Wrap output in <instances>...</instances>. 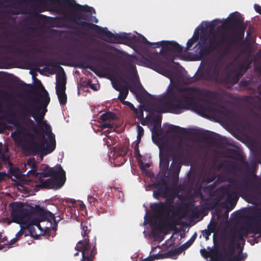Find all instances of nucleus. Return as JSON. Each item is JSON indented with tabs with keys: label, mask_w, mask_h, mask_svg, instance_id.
Wrapping results in <instances>:
<instances>
[{
	"label": "nucleus",
	"mask_w": 261,
	"mask_h": 261,
	"mask_svg": "<svg viewBox=\"0 0 261 261\" xmlns=\"http://www.w3.org/2000/svg\"><path fill=\"white\" fill-rule=\"evenodd\" d=\"M215 27V24L213 22V21H211L210 22H207L205 24V28L209 30L210 31H212L214 30Z\"/></svg>",
	"instance_id": "nucleus-63"
},
{
	"label": "nucleus",
	"mask_w": 261,
	"mask_h": 261,
	"mask_svg": "<svg viewBox=\"0 0 261 261\" xmlns=\"http://www.w3.org/2000/svg\"><path fill=\"white\" fill-rule=\"evenodd\" d=\"M218 169H220L223 167L226 170H229L230 169H235L236 168V165L234 163H233L229 161L225 160L223 161H221L218 166Z\"/></svg>",
	"instance_id": "nucleus-38"
},
{
	"label": "nucleus",
	"mask_w": 261,
	"mask_h": 261,
	"mask_svg": "<svg viewBox=\"0 0 261 261\" xmlns=\"http://www.w3.org/2000/svg\"><path fill=\"white\" fill-rule=\"evenodd\" d=\"M41 129L46 135L49 139V141L46 142V147H44V146L42 149V155H46L52 152L55 149V136L51 132V128L50 125L48 129H46V128H41Z\"/></svg>",
	"instance_id": "nucleus-19"
},
{
	"label": "nucleus",
	"mask_w": 261,
	"mask_h": 261,
	"mask_svg": "<svg viewBox=\"0 0 261 261\" xmlns=\"http://www.w3.org/2000/svg\"><path fill=\"white\" fill-rule=\"evenodd\" d=\"M60 104L61 106H65L67 103V95L66 90L56 91Z\"/></svg>",
	"instance_id": "nucleus-39"
},
{
	"label": "nucleus",
	"mask_w": 261,
	"mask_h": 261,
	"mask_svg": "<svg viewBox=\"0 0 261 261\" xmlns=\"http://www.w3.org/2000/svg\"><path fill=\"white\" fill-rule=\"evenodd\" d=\"M172 203L173 199L168 203L164 202L154 203L151 205L150 207L152 212L157 215L168 216L174 207Z\"/></svg>",
	"instance_id": "nucleus-18"
},
{
	"label": "nucleus",
	"mask_w": 261,
	"mask_h": 261,
	"mask_svg": "<svg viewBox=\"0 0 261 261\" xmlns=\"http://www.w3.org/2000/svg\"><path fill=\"white\" fill-rule=\"evenodd\" d=\"M132 85L129 84L123 89L119 91V93L118 96V99L121 102L125 101V98L128 94V91L130 90L131 92L136 93L140 92L142 90L143 87L139 80L138 77L137 79H132Z\"/></svg>",
	"instance_id": "nucleus-15"
},
{
	"label": "nucleus",
	"mask_w": 261,
	"mask_h": 261,
	"mask_svg": "<svg viewBox=\"0 0 261 261\" xmlns=\"http://www.w3.org/2000/svg\"><path fill=\"white\" fill-rule=\"evenodd\" d=\"M25 222H28L30 224V225H32L34 226H36L37 225H39V223L41 222L39 219L37 218H31V215L30 216V218L27 219Z\"/></svg>",
	"instance_id": "nucleus-50"
},
{
	"label": "nucleus",
	"mask_w": 261,
	"mask_h": 261,
	"mask_svg": "<svg viewBox=\"0 0 261 261\" xmlns=\"http://www.w3.org/2000/svg\"><path fill=\"white\" fill-rule=\"evenodd\" d=\"M197 237V234L196 233H195L190 239L189 240H188L186 243H184L183 245L185 247V248H186L187 249L189 248L194 243L195 241L196 238Z\"/></svg>",
	"instance_id": "nucleus-52"
},
{
	"label": "nucleus",
	"mask_w": 261,
	"mask_h": 261,
	"mask_svg": "<svg viewBox=\"0 0 261 261\" xmlns=\"http://www.w3.org/2000/svg\"><path fill=\"white\" fill-rule=\"evenodd\" d=\"M41 5L38 6L39 12L50 10L55 7L65 8H74L77 11L70 12L72 23L79 26L80 29L86 32V30H91L100 34L103 28L90 22L93 14L95 11L92 7L87 5H81L76 4L75 0H35ZM86 34V33H85Z\"/></svg>",
	"instance_id": "nucleus-2"
},
{
	"label": "nucleus",
	"mask_w": 261,
	"mask_h": 261,
	"mask_svg": "<svg viewBox=\"0 0 261 261\" xmlns=\"http://www.w3.org/2000/svg\"><path fill=\"white\" fill-rule=\"evenodd\" d=\"M161 123L162 120L161 116L156 117L154 119L152 129V138L153 140L154 139V135H156L157 137H158L163 131L162 129L161 128Z\"/></svg>",
	"instance_id": "nucleus-30"
},
{
	"label": "nucleus",
	"mask_w": 261,
	"mask_h": 261,
	"mask_svg": "<svg viewBox=\"0 0 261 261\" xmlns=\"http://www.w3.org/2000/svg\"><path fill=\"white\" fill-rule=\"evenodd\" d=\"M198 39H199L198 35H197L196 36H193L191 38L189 39L187 43L186 50H191V48L192 47L193 45L195 43L197 42L198 41Z\"/></svg>",
	"instance_id": "nucleus-46"
},
{
	"label": "nucleus",
	"mask_w": 261,
	"mask_h": 261,
	"mask_svg": "<svg viewBox=\"0 0 261 261\" xmlns=\"http://www.w3.org/2000/svg\"><path fill=\"white\" fill-rule=\"evenodd\" d=\"M137 142H140L141 140V137L144 135V129L140 125H138L137 126Z\"/></svg>",
	"instance_id": "nucleus-53"
},
{
	"label": "nucleus",
	"mask_w": 261,
	"mask_h": 261,
	"mask_svg": "<svg viewBox=\"0 0 261 261\" xmlns=\"http://www.w3.org/2000/svg\"><path fill=\"white\" fill-rule=\"evenodd\" d=\"M22 85L27 86L30 88L29 92L34 96V97L39 96V95H46V92H48L43 86L41 81L36 79L34 85L31 84L27 85L22 82Z\"/></svg>",
	"instance_id": "nucleus-24"
},
{
	"label": "nucleus",
	"mask_w": 261,
	"mask_h": 261,
	"mask_svg": "<svg viewBox=\"0 0 261 261\" xmlns=\"http://www.w3.org/2000/svg\"><path fill=\"white\" fill-rule=\"evenodd\" d=\"M31 15L32 17L45 22L50 27L74 29L75 31L72 33L75 36H86L85 31L81 30L77 27H75L71 24L72 23L70 13L69 14H65L63 16L54 17L40 14L36 11H33L31 12Z\"/></svg>",
	"instance_id": "nucleus-5"
},
{
	"label": "nucleus",
	"mask_w": 261,
	"mask_h": 261,
	"mask_svg": "<svg viewBox=\"0 0 261 261\" xmlns=\"http://www.w3.org/2000/svg\"><path fill=\"white\" fill-rule=\"evenodd\" d=\"M151 187L155 189L153 191V196L156 199L160 198H167L170 194V188L164 178L155 180Z\"/></svg>",
	"instance_id": "nucleus-12"
},
{
	"label": "nucleus",
	"mask_w": 261,
	"mask_h": 261,
	"mask_svg": "<svg viewBox=\"0 0 261 261\" xmlns=\"http://www.w3.org/2000/svg\"><path fill=\"white\" fill-rule=\"evenodd\" d=\"M4 119L10 124H12L16 127L14 132L11 133V137L15 144L18 145L22 144V136L28 131L26 127L22 126L20 122L16 118V115L13 112L8 113V115L4 117Z\"/></svg>",
	"instance_id": "nucleus-9"
},
{
	"label": "nucleus",
	"mask_w": 261,
	"mask_h": 261,
	"mask_svg": "<svg viewBox=\"0 0 261 261\" xmlns=\"http://www.w3.org/2000/svg\"><path fill=\"white\" fill-rule=\"evenodd\" d=\"M166 133L167 134H180L182 135L188 134L187 130L186 128L172 124L168 126Z\"/></svg>",
	"instance_id": "nucleus-32"
},
{
	"label": "nucleus",
	"mask_w": 261,
	"mask_h": 261,
	"mask_svg": "<svg viewBox=\"0 0 261 261\" xmlns=\"http://www.w3.org/2000/svg\"><path fill=\"white\" fill-rule=\"evenodd\" d=\"M118 127V126L116 125H114L113 123L110 122H106L103 123L101 124V128L102 129H105L106 128H109L110 129H113L114 130H115V129Z\"/></svg>",
	"instance_id": "nucleus-55"
},
{
	"label": "nucleus",
	"mask_w": 261,
	"mask_h": 261,
	"mask_svg": "<svg viewBox=\"0 0 261 261\" xmlns=\"http://www.w3.org/2000/svg\"><path fill=\"white\" fill-rule=\"evenodd\" d=\"M215 34H216V32L213 34V37L215 38V40L217 41V44L215 45H213L214 41L212 39H211L208 43H207V37L203 36H201L200 37L199 41L197 44V46L198 55L200 58L206 57L219 46L221 48V45L218 43V39H217L216 36L214 35ZM222 48L224 49V47H222Z\"/></svg>",
	"instance_id": "nucleus-10"
},
{
	"label": "nucleus",
	"mask_w": 261,
	"mask_h": 261,
	"mask_svg": "<svg viewBox=\"0 0 261 261\" xmlns=\"http://www.w3.org/2000/svg\"><path fill=\"white\" fill-rule=\"evenodd\" d=\"M156 46L152 47L155 48L162 47V48L166 51H172L175 53L180 54L182 52V48L177 42L170 41H162L155 43Z\"/></svg>",
	"instance_id": "nucleus-22"
},
{
	"label": "nucleus",
	"mask_w": 261,
	"mask_h": 261,
	"mask_svg": "<svg viewBox=\"0 0 261 261\" xmlns=\"http://www.w3.org/2000/svg\"><path fill=\"white\" fill-rule=\"evenodd\" d=\"M43 63L42 65H46L52 67H58L61 70V73L57 74L56 77V91L66 90V76L63 68L59 66L58 63L56 62L53 61L50 59L43 60Z\"/></svg>",
	"instance_id": "nucleus-11"
},
{
	"label": "nucleus",
	"mask_w": 261,
	"mask_h": 261,
	"mask_svg": "<svg viewBox=\"0 0 261 261\" xmlns=\"http://www.w3.org/2000/svg\"><path fill=\"white\" fill-rule=\"evenodd\" d=\"M160 256V259L165 258H171L173 259H176L177 258L176 256L177 255L176 252L174 249H171L167 252L164 253H158V255Z\"/></svg>",
	"instance_id": "nucleus-41"
},
{
	"label": "nucleus",
	"mask_w": 261,
	"mask_h": 261,
	"mask_svg": "<svg viewBox=\"0 0 261 261\" xmlns=\"http://www.w3.org/2000/svg\"><path fill=\"white\" fill-rule=\"evenodd\" d=\"M27 165L31 168V170L28 172V174H32L36 177L39 176L40 173L37 172V164L34 158H29L27 160Z\"/></svg>",
	"instance_id": "nucleus-33"
},
{
	"label": "nucleus",
	"mask_w": 261,
	"mask_h": 261,
	"mask_svg": "<svg viewBox=\"0 0 261 261\" xmlns=\"http://www.w3.org/2000/svg\"><path fill=\"white\" fill-rule=\"evenodd\" d=\"M78 67L83 69H89L94 72H96V69L93 66L85 62H80L78 65Z\"/></svg>",
	"instance_id": "nucleus-49"
},
{
	"label": "nucleus",
	"mask_w": 261,
	"mask_h": 261,
	"mask_svg": "<svg viewBox=\"0 0 261 261\" xmlns=\"http://www.w3.org/2000/svg\"><path fill=\"white\" fill-rule=\"evenodd\" d=\"M240 241L236 236L230 232L227 239V245L224 243L222 246L223 252H227L230 255H233L236 248H239L240 247V244L238 242Z\"/></svg>",
	"instance_id": "nucleus-20"
},
{
	"label": "nucleus",
	"mask_w": 261,
	"mask_h": 261,
	"mask_svg": "<svg viewBox=\"0 0 261 261\" xmlns=\"http://www.w3.org/2000/svg\"><path fill=\"white\" fill-rule=\"evenodd\" d=\"M20 114L21 119L24 121L23 124L24 125L28 127L34 126V122L30 118L32 115L24 116V114L20 111Z\"/></svg>",
	"instance_id": "nucleus-43"
},
{
	"label": "nucleus",
	"mask_w": 261,
	"mask_h": 261,
	"mask_svg": "<svg viewBox=\"0 0 261 261\" xmlns=\"http://www.w3.org/2000/svg\"><path fill=\"white\" fill-rule=\"evenodd\" d=\"M243 73L241 72V70H240L237 74L231 77L230 79V82L231 84L234 85L238 83L240 77L243 75Z\"/></svg>",
	"instance_id": "nucleus-51"
},
{
	"label": "nucleus",
	"mask_w": 261,
	"mask_h": 261,
	"mask_svg": "<svg viewBox=\"0 0 261 261\" xmlns=\"http://www.w3.org/2000/svg\"><path fill=\"white\" fill-rule=\"evenodd\" d=\"M39 175H42L44 177L51 176L52 178H62L63 180L66 181V173L61 165H57L54 168L46 166L43 169V172L40 173Z\"/></svg>",
	"instance_id": "nucleus-16"
},
{
	"label": "nucleus",
	"mask_w": 261,
	"mask_h": 261,
	"mask_svg": "<svg viewBox=\"0 0 261 261\" xmlns=\"http://www.w3.org/2000/svg\"><path fill=\"white\" fill-rule=\"evenodd\" d=\"M88 201L91 205H95L100 203V200H98L93 196H90L88 197Z\"/></svg>",
	"instance_id": "nucleus-57"
},
{
	"label": "nucleus",
	"mask_w": 261,
	"mask_h": 261,
	"mask_svg": "<svg viewBox=\"0 0 261 261\" xmlns=\"http://www.w3.org/2000/svg\"><path fill=\"white\" fill-rule=\"evenodd\" d=\"M193 93L201 98L193 96L182 95L180 97L177 92L171 87L168 89L166 95L156 99L154 110L158 113L169 112L179 114L185 110L192 109L199 113H206L211 109L203 103H208L210 101L203 98H212L214 93L205 89L195 88Z\"/></svg>",
	"instance_id": "nucleus-1"
},
{
	"label": "nucleus",
	"mask_w": 261,
	"mask_h": 261,
	"mask_svg": "<svg viewBox=\"0 0 261 261\" xmlns=\"http://www.w3.org/2000/svg\"><path fill=\"white\" fill-rule=\"evenodd\" d=\"M200 251L201 255L204 258H207L210 256L211 252L207 251L205 249H202Z\"/></svg>",
	"instance_id": "nucleus-64"
},
{
	"label": "nucleus",
	"mask_w": 261,
	"mask_h": 261,
	"mask_svg": "<svg viewBox=\"0 0 261 261\" xmlns=\"http://www.w3.org/2000/svg\"><path fill=\"white\" fill-rule=\"evenodd\" d=\"M122 66L124 68H129L134 69L135 68V66L133 64V63L127 61H124L123 62Z\"/></svg>",
	"instance_id": "nucleus-61"
},
{
	"label": "nucleus",
	"mask_w": 261,
	"mask_h": 261,
	"mask_svg": "<svg viewBox=\"0 0 261 261\" xmlns=\"http://www.w3.org/2000/svg\"><path fill=\"white\" fill-rule=\"evenodd\" d=\"M129 84L125 80L121 79V82H113V87L116 90L119 91Z\"/></svg>",
	"instance_id": "nucleus-42"
},
{
	"label": "nucleus",
	"mask_w": 261,
	"mask_h": 261,
	"mask_svg": "<svg viewBox=\"0 0 261 261\" xmlns=\"http://www.w3.org/2000/svg\"><path fill=\"white\" fill-rule=\"evenodd\" d=\"M100 35L105 36L109 39V40H105L106 41L113 43H123L127 44L130 43L135 38V36H131L130 35L124 33L122 34H114L111 31L107 30V28H103V31L101 32ZM105 40V39H103Z\"/></svg>",
	"instance_id": "nucleus-13"
},
{
	"label": "nucleus",
	"mask_w": 261,
	"mask_h": 261,
	"mask_svg": "<svg viewBox=\"0 0 261 261\" xmlns=\"http://www.w3.org/2000/svg\"><path fill=\"white\" fill-rule=\"evenodd\" d=\"M246 28L241 14L236 12L230 15L228 20L217 28L214 35L219 44L224 47V51L228 53L243 39Z\"/></svg>",
	"instance_id": "nucleus-3"
},
{
	"label": "nucleus",
	"mask_w": 261,
	"mask_h": 261,
	"mask_svg": "<svg viewBox=\"0 0 261 261\" xmlns=\"http://www.w3.org/2000/svg\"><path fill=\"white\" fill-rule=\"evenodd\" d=\"M31 102L25 104L21 103L19 107L21 108V112L24 116L32 115V117L37 122L38 127L41 128H49V124L43 120L47 107L50 102V97L48 92L46 95L31 97Z\"/></svg>",
	"instance_id": "nucleus-4"
},
{
	"label": "nucleus",
	"mask_w": 261,
	"mask_h": 261,
	"mask_svg": "<svg viewBox=\"0 0 261 261\" xmlns=\"http://www.w3.org/2000/svg\"><path fill=\"white\" fill-rule=\"evenodd\" d=\"M36 213L38 214L37 218L39 219L41 222L45 220L51 222V220H55V219L54 214L47 209L38 207L36 210Z\"/></svg>",
	"instance_id": "nucleus-27"
},
{
	"label": "nucleus",
	"mask_w": 261,
	"mask_h": 261,
	"mask_svg": "<svg viewBox=\"0 0 261 261\" xmlns=\"http://www.w3.org/2000/svg\"><path fill=\"white\" fill-rule=\"evenodd\" d=\"M140 142H137V143L135 144L134 148V153L136 156V159L139 161V160H141V159L142 158V155H141L139 149V144Z\"/></svg>",
	"instance_id": "nucleus-54"
},
{
	"label": "nucleus",
	"mask_w": 261,
	"mask_h": 261,
	"mask_svg": "<svg viewBox=\"0 0 261 261\" xmlns=\"http://www.w3.org/2000/svg\"><path fill=\"white\" fill-rule=\"evenodd\" d=\"M239 258L240 261L244 260L247 257V254L246 253H242L241 250L237 255Z\"/></svg>",
	"instance_id": "nucleus-62"
},
{
	"label": "nucleus",
	"mask_w": 261,
	"mask_h": 261,
	"mask_svg": "<svg viewBox=\"0 0 261 261\" xmlns=\"http://www.w3.org/2000/svg\"><path fill=\"white\" fill-rule=\"evenodd\" d=\"M43 142L39 144L35 142L34 140H27L25 143L22 145V148L23 151L29 155H36L39 153L42 154V149L45 145V136L43 134L41 136Z\"/></svg>",
	"instance_id": "nucleus-14"
},
{
	"label": "nucleus",
	"mask_w": 261,
	"mask_h": 261,
	"mask_svg": "<svg viewBox=\"0 0 261 261\" xmlns=\"http://www.w3.org/2000/svg\"><path fill=\"white\" fill-rule=\"evenodd\" d=\"M179 219H176L174 217V215L168 218L167 219V225L170 228H173L175 227L176 225L179 224V222L178 221Z\"/></svg>",
	"instance_id": "nucleus-45"
},
{
	"label": "nucleus",
	"mask_w": 261,
	"mask_h": 261,
	"mask_svg": "<svg viewBox=\"0 0 261 261\" xmlns=\"http://www.w3.org/2000/svg\"><path fill=\"white\" fill-rule=\"evenodd\" d=\"M181 168V165L177 162H172L171 165V172H173L174 180L175 182L178 180V174Z\"/></svg>",
	"instance_id": "nucleus-36"
},
{
	"label": "nucleus",
	"mask_w": 261,
	"mask_h": 261,
	"mask_svg": "<svg viewBox=\"0 0 261 261\" xmlns=\"http://www.w3.org/2000/svg\"><path fill=\"white\" fill-rule=\"evenodd\" d=\"M42 177V175H40L39 178L40 184L37 185L38 187L45 189H53L58 190L63 187L65 182V180H63L62 178H48L44 180Z\"/></svg>",
	"instance_id": "nucleus-17"
},
{
	"label": "nucleus",
	"mask_w": 261,
	"mask_h": 261,
	"mask_svg": "<svg viewBox=\"0 0 261 261\" xmlns=\"http://www.w3.org/2000/svg\"><path fill=\"white\" fill-rule=\"evenodd\" d=\"M169 162L168 155H160V167L162 170L167 171L168 170Z\"/></svg>",
	"instance_id": "nucleus-35"
},
{
	"label": "nucleus",
	"mask_w": 261,
	"mask_h": 261,
	"mask_svg": "<svg viewBox=\"0 0 261 261\" xmlns=\"http://www.w3.org/2000/svg\"><path fill=\"white\" fill-rule=\"evenodd\" d=\"M82 57L84 59H88L89 60H96V57L93 55H91L88 54H83L82 55Z\"/></svg>",
	"instance_id": "nucleus-60"
},
{
	"label": "nucleus",
	"mask_w": 261,
	"mask_h": 261,
	"mask_svg": "<svg viewBox=\"0 0 261 261\" xmlns=\"http://www.w3.org/2000/svg\"><path fill=\"white\" fill-rule=\"evenodd\" d=\"M216 111L222 115H224L226 117H228L231 114V111L227 109H216Z\"/></svg>",
	"instance_id": "nucleus-56"
},
{
	"label": "nucleus",
	"mask_w": 261,
	"mask_h": 261,
	"mask_svg": "<svg viewBox=\"0 0 261 261\" xmlns=\"http://www.w3.org/2000/svg\"><path fill=\"white\" fill-rule=\"evenodd\" d=\"M157 255H158V253L153 255L149 256V257H146L144 259H140V261H153L155 259H160V256Z\"/></svg>",
	"instance_id": "nucleus-59"
},
{
	"label": "nucleus",
	"mask_w": 261,
	"mask_h": 261,
	"mask_svg": "<svg viewBox=\"0 0 261 261\" xmlns=\"http://www.w3.org/2000/svg\"><path fill=\"white\" fill-rule=\"evenodd\" d=\"M140 42L148 47H151L152 45L156 46V43H151L147 40V39L143 35L140 36Z\"/></svg>",
	"instance_id": "nucleus-47"
},
{
	"label": "nucleus",
	"mask_w": 261,
	"mask_h": 261,
	"mask_svg": "<svg viewBox=\"0 0 261 261\" xmlns=\"http://www.w3.org/2000/svg\"><path fill=\"white\" fill-rule=\"evenodd\" d=\"M195 80L211 81L207 69L206 71L201 70L195 76Z\"/></svg>",
	"instance_id": "nucleus-40"
},
{
	"label": "nucleus",
	"mask_w": 261,
	"mask_h": 261,
	"mask_svg": "<svg viewBox=\"0 0 261 261\" xmlns=\"http://www.w3.org/2000/svg\"><path fill=\"white\" fill-rule=\"evenodd\" d=\"M223 193L227 196V202L232 206L236 205L238 200L237 193L229 188H224Z\"/></svg>",
	"instance_id": "nucleus-29"
},
{
	"label": "nucleus",
	"mask_w": 261,
	"mask_h": 261,
	"mask_svg": "<svg viewBox=\"0 0 261 261\" xmlns=\"http://www.w3.org/2000/svg\"><path fill=\"white\" fill-rule=\"evenodd\" d=\"M207 70L211 81L218 82L220 80L221 65L218 61H212L208 66Z\"/></svg>",
	"instance_id": "nucleus-23"
},
{
	"label": "nucleus",
	"mask_w": 261,
	"mask_h": 261,
	"mask_svg": "<svg viewBox=\"0 0 261 261\" xmlns=\"http://www.w3.org/2000/svg\"><path fill=\"white\" fill-rule=\"evenodd\" d=\"M9 207L11 208L12 221L20 224L21 227L32 214V210L24 207L23 203L21 202H12L9 204Z\"/></svg>",
	"instance_id": "nucleus-8"
},
{
	"label": "nucleus",
	"mask_w": 261,
	"mask_h": 261,
	"mask_svg": "<svg viewBox=\"0 0 261 261\" xmlns=\"http://www.w3.org/2000/svg\"><path fill=\"white\" fill-rule=\"evenodd\" d=\"M202 172L204 173V174H205L204 179H205V180L208 181V182H211L215 179V175L214 174H212L211 175V177L210 178L206 177L207 174H210L211 173V169H207L205 171L204 170H202Z\"/></svg>",
	"instance_id": "nucleus-48"
},
{
	"label": "nucleus",
	"mask_w": 261,
	"mask_h": 261,
	"mask_svg": "<svg viewBox=\"0 0 261 261\" xmlns=\"http://www.w3.org/2000/svg\"><path fill=\"white\" fill-rule=\"evenodd\" d=\"M193 135L206 140L214 141L219 142L222 141V137L220 135L211 131L207 130L204 132H195L193 133Z\"/></svg>",
	"instance_id": "nucleus-26"
},
{
	"label": "nucleus",
	"mask_w": 261,
	"mask_h": 261,
	"mask_svg": "<svg viewBox=\"0 0 261 261\" xmlns=\"http://www.w3.org/2000/svg\"><path fill=\"white\" fill-rule=\"evenodd\" d=\"M231 232L239 240L244 241V237H247L249 234L255 232V231L253 229L251 224H247L241 226L237 230Z\"/></svg>",
	"instance_id": "nucleus-25"
},
{
	"label": "nucleus",
	"mask_w": 261,
	"mask_h": 261,
	"mask_svg": "<svg viewBox=\"0 0 261 261\" xmlns=\"http://www.w3.org/2000/svg\"><path fill=\"white\" fill-rule=\"evenodd\" d=\"M224 157L237 160H242V155L239 151L232 148H228L224 152Z\"/></svg>",
	"instance_id": "nucleus-31"
},
{
	"label": "nucleus",
	"mask_w": 261,
	"mask_h": 261,
	"mask_svg": "<svg viewBox=\"0 0 261 261\" xmlns=\"http://www.w3.org/2000/svg\"><path fill=\"white\" fill-rule=\"evenodd\" d=\"M100 119L105 122L108 120H114L116 119V116L114 113L108 112L102 114L100 116Z\"/></svg>",
	"instance_id": "nucleus-44"
},
{
	"label": "nucleus",
	"mask_w": 261,
	"mask_h": 261,
	"mask_svg": "<svg viewBox=\"0 0 261 261\" xmlns=\"http://www.w3.org/2000/svg\"><path fill=\"white\" fill-rule=\"evenodd\" d=\"M12 42L17 44L23 43L28 44V46H31L32 48L24 49V48L12 44L1 45H0V48H3L6 52L14 56H21L24 55L26 57H33L37 53L42 51L41 49L37 47L36 43L29 44L30 41L28 40L17 38Z\"/></svg>",
	"instance_id": "nucleus-7"
},
{
	"label": "nucleus",
	"mask_w": 261,
	"mask_h": 261,
	"mask_svg": "<svg viewBox=\"0 0 261 261\" xmlns=\"http://www.w3.org/2000/svg\"><path fill=\"white\" fill-rule=\"evenodd\" d=\"M146 62L148 67L159 73L165 71V67L168 66L167 62L158 56L153 57L151 60H147Z\"/></svg>",
	"instance_id": "nucleus-21"
},
{
	"label": "nucleus",
	"mask_w": 261,
	"mask_h": 261,
	"mask_svg": "<svg viewBox=\"0 0 261 261\" xmlns=\"http://www.w3.org/2000/svg\"><path fill=\"white\" fill-rule=\"evenodd\" d=\"M191 212L193 216L195 218H198L200 214V211L196 206H194L193 207V208L191 211Z\"/></svg>",
	"instance_id": "nucleus-58"
},
{
	"label": "nucleus",
	"mask_w": 261,
	"mask_h": 261,
	"mask_svg": "<svg viewBox=\"0 0 261 261\" xmlns=\"http://www.w3.org/2000/svg\"><path fill=\"white\" fill-rule=\"evenodd\" d=\"M21 228L24 229H28L31 236L34 238H37L41 235V232L38 233L35 226L30 225L29 222H25L22 225Z\"/></svg>",
	"instance_id": "nucleus-34"
},
{
	"label": "nucleus",
	"mask_w": 261,
	"mask_h": 261,
	"mask_svg": "<svg viewBox=\"0 0 261 261\" xmlns=\"http://www.w3.org/2000/svg\"><path fill=\"white\" fill-rule=\"evenodd\" d=\"M10 9L8 10V13L11 15H18L25 14V8L23 7L20 2L13 3L9 5Z\"/></svg>",
	"instance_id": "nucleus-28"
},
{
	"label": "nucleus",
	"mask_w": 261,
	"mask_h": 261,
	"mask_svg": "<svg viewBox=\"0 0 261 261\" xmlns=\"http://www.w3.org/2000/svg\"><path fill=\"white\" fill-rule=\"evenodd\" d=\"M232 255L227 253V252H223V253H219V255L214 256L213 258L215 261H231Z\"/></svg>",
	"instance_id": "nucleus-37"
},
{
	"label": "nucleus",
	"mask_w": 261,
	"mask_h": 261,
	"mask_svg": "<svg viewBox=\"0 0 261 261\" xmlns=\"http://www.w3.org/2000/svg\"><path fill=\"white\" fill-rule=\"evenodd\" d=\"M90 231L87 226H82L81 234L83 240L77 242L75 249L82 252V257L94 259L97 254L96 238L94 236L90 241L88 235Z\"/></svg>",
	"instance_id": "nucleus-6"
}]
</instances>
